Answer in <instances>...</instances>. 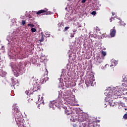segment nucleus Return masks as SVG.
Segmentation results:
<instances>
[{"mask_svg": "<svg viewBox=\"0 0 127 127\" xmlns=\"http://www.w3.org/2000/svg\"><path fill=\"white\" fill-rule=\"evenodd\" d=\"M121 90L122 88H118V87L116 89H114L111 95V99H121V98L125 99V97H122Z\"/></svg>", "mask_w": 127, "mask_h": 127, "instance_id": "1", "label": "nucleus"}, {"mask_svg": "<svg viewBox=\"0 0 127 127\" xmlns=\"http://www.w3.org/2000/svg\"><path fill=\"white\" fill-rule=\"evenodd\" d=\"M14 117H15V122H19L20 121H22V115H21V113L18 112L17 113H15L14 114Z\"/></svg>", "mask_w": 127, "mask_h": 127, "instance_id": "2", "label": "nucleus"}, {"mask_svg": "<svg viewBox=\"0 0 127 127\" xmlns=\"http://www.w3.org/2000/svg\"><path fill=\"white\" fill-rule=\"evenodd\" d=\"M87 119H88V118H86V115H80L78 117V122L79 123H81L82 122H86V121H87Z\"/></svg>", "mask_w": 127, "mask_h": 127, "instance_id": "3", "label": "nucleus"}, {"mask_svg": "<svg viewBox=\"0 0 127 127\" xmlns=\"http://www.w3.org/2000/svg\"><path fill=\"white\" fill-rule=\"evenodd\" d=\"M36 14L39 15V14H41V13H45V14H51V12H47V10H40L38 11L35 12Z\"/></svg>", "mask_w": 127, "mask_h": 127, "instance_id": "4", "label": "nucleus"}, {"mask_svg": "<svg viewBox=\"0 0 127 127\" xmlns=\"http://www.w3.org/2000/svg\"><path fill=\"white\" fill-rule=\"evenodd\" d=\"M118 89H121L120 91L121 92V96L127 95V88L125 87H117Z\"/></svg>", "mask_w": 127, "mask_h": 127, "instance_id": "5", "label": "nucleus"}, {"mask_svg": "<svg viewBox=\"0 0 127 127\" xmlns=\"http://www.w3.org/2000/svg\"><path fill=\"white\" fill-rule=\"evenodd\" d=\"M110 35L111 36V37H115L116 36L115 27H113V28L110 30Z\"/></svg>", "mask_w": 127, "mask_h": 127, "instance_id": "6", "label": "nucleus"}, {"mask_svg": "<svg viewBox=\"0 0 127 127\" xmlns=\"http://www.w3.org/2000/svg\"><path fill=\"white\" fill-rule=\"evenodd\" d=\"M16 123V125H17L18 127H25L24 126V123H23V120H21Z\"/></svg>", "mask_w": 127, "mask_h": 127, "instance_id": "7", "label": "nucleus"}, {"mask_svg": "<svg viewBox=\"0 0 127 127\" xmlns=\"http://www.w3.org/2000/svg\"><path fill=\"white\" fill-rule=\"evenodd\" d=\"M51 105H52L53 107L54 106H56V107H58V106L60 105V102L58 101L57 102V100H56V102L53 101L51 102L50 103V106H51Z\"/></svg>", "mask_w": 127, "mask_h": 127, "instance_id": "8", "label": "nucleus"}, {"mask_svg": "<svg viewBox=\"0 0 127 127\" xmlns=\"http://www.w3.org/2000/svg\"><path fill=\"white\" fill-rule=\"evenodd\" d=\"M38 102L42 104V105H44V100H43V96L40 97V95L38 97Z\"/></svg>", "mask_w": 127, "mask_h": 127, "instance_id": "9", "label": "nucleus"}, {"mask_svg": "<svg viewBox=\"0 0 127 127\" xmlns=\"http://www.w3.org/2000/svg\"><path fill=\"white\" fill-rule=\"evenodd\" d=\"M109 105L111 107H115L116 105H117V103H116L114 100L109 101Z\"/></svg>", "mask_w": 127, "mask_h": 127, "instance_id": "10", "label": "nucleus"}, {"mask_svg": "<svg viewBox=\"0 0 127 127\" xmlns=\"http://www.w3.org/2000/svg\"><path fill=\"white\" fill-rule=\"evenodd\" d=\"M41 38L39 40L40 43L43 42V41H44V38H45V37H46L45 36V35H43V32L41 33Z\"/></svg>", "mask_w": 127, "mask_h": 127, "instance_id": "11", "label": "nucleus"}, {"mask_svg": "<svg viewBox=\"0 0 127 127\" xmlns=\"http://www.w3.org/2000/svg\"><path fill=\"white\" fill-rule=\"evenodd\" d=\"M40 86L37 85H35L33 86V91L34 92H36V91H38V90H39V88Z\"/></svg>", "mask_w": 127, "mask_h": 127, "instance_id": "12", "label": "nucleus"}, {"mask_svg": "<svg viewBox=\"0 0 127 127\" xmlns=\"http://www.w3.org/2000/svg\"><path fill=\"white\" fill-rule=\"evenodd\" d=\"M63 109H64V113L66 115H67L68 116H69V115L71 114V113H70V111H68V110L67 109L66 107H63Z\"/></svg>", "mask_w": 127, "mask_h": 127, "instance_id": "13", "label": "nucleus"}, {"mask_svg": "<svg viewBox=\"0 0 127 127\" xmlns=\"http://www.w3.org/2000/svg\"><path fill=\"white\" fill-rule=\"evenodd\" d=\"M119 25L120 26H126V23H125V22H124V21L120 20L119 21Z\"/></svg>", "mask_w": 127, "mask_h": 127, "instance_id": "14", "label": "nucleus"}, {"mask_svg": "<svg viewBox=\"0 0 127 127\" xmlns=\"http://www.w3.org/2000/svg\"><path fill=\"white\" fill-rule=\"evenodd\" d=\"M26 103L27 104H30V103H31V99H30V98L27 97V99L26 100Z\"/></svg>", "mask_w": 127, "mask_h": 127, "instance_id": "15", "label": "nucleus"}, {"mask_svg": "<svg viewBox=\"0 0 127 127\" xmlns=\"http://www.w3.org/2000/svg\"><path fill=\"white\" fill-rule=\"evenodd\" d=\"M101 55H102V57H105V56H106V55H107V52H106L104 51H102L101 52Z\"/></svg>", "mask_w": 127, "mask_h": 127, "instance_id": "16", "label": "nucleus"}, {"mask_svg": "<svg viewBox=\"0 0 127 127\" xmlns=\"http://www.w3.org/2000/svg\"><path fill=\"white\" fill-rule=\"evenodd\" d=\"M14 112L15 114H17V113H19V110H18V108L15 107L14 108Z\"/></svg>", "mask_w": 127, "mask_h": 127, "instance_id": "17", "label": "nucleus"}, {"mask_svg": "<svg viewBox=\"0 0 127 127\" xmlns=\"http://www.w3.org/2000/svg\"><path fill=\"white\" fill-rule=\"evenodd\" d=\"M30 91L29 90H27L25 91V94H26V95H27V96H29V95H30Z\"/></svg>", "mask_w": 127, "mask_h": 127, "instance_id": "18", "label": "nucleus"}, {"mask_svg": "<svg viewBox=\"0 0 127 127\" xmlns=\"http://www.w3.org/2000/svg\"><path fill=\"white\" fill-rule=\"evenodd\" d=\"M27 26H31V27H34L35 25L33 24L29 23L27 24Z\"/></svg>", "mask_w": 127, "mask_h": 127, "instance_id": "19", "label": "nucleus"}, {"mask_svg": "<svg viewBox=\"0 0 127 127\" xmlns=\"http://www.w3.org/2000/svg\"><path fill=\"white\" fill-rule=\"evenodd\" d=\"M31 31H32V32H36V29H35V28H32Z\"/></svg>", "mask_w": 127, "mask_h": 127, "instance_id": "20", "label": "nucleus"}, {"mask_svg": "<svg viewBox=\"0 0 127 127\" xmlns=\"http://www.w3.org/2000/svg\"><path fill=\"white\" fill-rule=\"evenodd\" d=\"M112 64H114V66H116L117 64H118V62L115 61L114 62H112Z\"/></svg>", "mask_w": 127, "mask_h": 127, "instance_id": "21", "label": "nucleus"}, {"mask_svg": "<svg viewBox=\"0 0 127 127\" xmlns=\"http://www.w3.org/2000/svg\"><path fill=\"white\" fill-rule=\"evenodd\" d=\"M123 118L124 119V120H127V114H125L124 115Z\"/></svg>", "mask_w": 127, "mask_h": 127, "instance_id": "22", "label": "nucleus"}, {"mask_svg": "<svg viewBox=\"0 0 127 127\" xmlns=\"http://www.w3.org/2000/svg\"><path fill=\"white\" fill-rule=\"evenodd\" d=\"M22 25H25V24H26V21L25 20H22Z\"/></svg>", "mask_w": 127, "mask_h": 127, "instance_id": "23", "label": "nucleus"}, {"mask_svg": "<svg viewBox=\"0 0 127 127\" xmlns=\"http://www.w3.org/2000/svg\"><path fill=\"white\" fill-rule=\"evenodd\" d=\"M46 35H47L46 36L47 37H50V34H49V33H48V32L46 33Z\"/></svg>", "mask_w": 127, "mask_h": 127, "instance_id": "24", "label": "nucleus"}, {"mask_svg": "<svg viewBox=\"0 0 127 127\" xmlns=\"http://www.w3.org/2000/svg\"><path fill=\"white\" fill-rule=\"evenodd\" d=\"M99 60H101V58H98L97 59V62H98V63H102V61H99Z\"/></svg>", "mask_w": 127, "mask_h": 127, "instance_id": "25", "label": "nucleus"}, {"mask_svg": "<svg viewBox=\"0 0 127 127\" xmlns=\"http://www.w3.org/2000/svg\"><path fill=\"white\" fill-rule=\"evenodd\" d=\"M91 14L92 15H96V11H93L91 12Z\"/></svg>", "mask_w": 127, "mask_h": 127, "instance_id": "26", "label": "nucleus"}, {"mask_svg": "<svg viewBox=\"0 0 127 127\" xmlns=\"http://www.w3.org/2000/svg\"><path fill=\"white\" fill-rule=\"evenodd\" d=\"M115 20V18H114V17H111V18H110V21H111V22H112V20Z\"/></svg>", "mask_w": 127, "mask_h": 127, "instance_id": "27", "label": "nucleus"}, {"mask_svg": "<svg viewBox=\"0 0 127 127\" xmlns=\"http://www.w3.org/2000/svg\"><path fill=\"white\" fill-rule=\"evenodd\" d=\"M86 0H82L81 2L82 3H85V2H86Z\"/></svg>", "mask_w": 127, "mask_h": 127, "instance_id": "28", "label": "nucleus"}, {"mask_svg": "<svg viewBox=\"0 0 127 127\" xmlns=\"http://www.w3.org/2000/svg\"><path fill=\"white\" fill-rule=\"evenodd\" d=\"M69 28V27H65L64 28L65 31H67V30Z\"/></svg>", "mask_w": 127, "mask_h": 127, "instance_id": "29", "label": "nucleus"}, {"mask_svg": "<svg viewBox=\"0 0 127 127\" xmlns=\"http://www.w3.org/2000/svg\"><path fill=\"white\" fill-rule=\"evenodd\" d=\"M114 66H115V65H114V64H113V63L112 64L110 65V67H114Z\"/></svg>", "mask_w": 127, "mask_h": 127, "instance_id": "30", "label": "nucleus"}, {"mask_svg": "<svg viewBox=\"0 0 127 127\" xmlns=\"http://www.w3.org/2000/svg\"><path fill=\"white\" fill-rule=\"evenodd\" d=\"M115 14H116V13H115V12H112V15H115Z\"/></svg>", "mask_w": 127, "mask_h": 127, "instance_id": "31", "label": "nucleus"}, {"mask_svg": "<svg viewBox=\"0 0 127 127\" xmlns=\"http://www.w3.org/2000/svg\"><path fill=\"white\" fill-rule=\"evenodd\" d=\"M1 64H2V63H1V62H0V66H1Z\"/></svg>", "mask_w": 127, "mask_h": 127, "instance_id": "32", "label": "nucleus"}, {"mask_svg": "<svg viewBox=\"0 0 127 127\" xmlns=\"http://www.w3.org/2000/svg\"><path fill=\"white\" fill-rule=\"evenodd\" d=\"M91 125L92 127H94V125H93V124L91 123Z\"/></svg>", "mask_w": 127, "mask_h": 127, "instance_id": "33", "label": "nucleus"}, {"mask_svg": "<svg viewBox=\"0 0 127 127\" xmlns=\"http://www.w3.org/2000/svg\"><path fill=\"white\" fill-rule=\"evenodd\" d=\"M47 71V74H48V70H47V69H46Z\"/></svg>", "mask_w": 127, "mask_h": 127, "instance_id": "34", "label": "nucleus"}, {"mask_svg": "<svg viewBox=\"0 0 127 127\" xmlns=\"http://www.w3.org/2000/svg\"><path fill=\"white\" fill-rule=\"evenodd\" d=\"M71 37H74V35H72L71 36Z\"/></svg>", "mask_w": 127, "mask_h": 127, "instance_id": "35", "label": "nucleus"}, {"mask_svg": "<svg viewBox=\"0 0 127 127\" xmlns=\"http://www.w3.org/2000/svg\"><path fill=\"white\" fill-rule=\"evenodd\" d=\"M85 84H86V85H88V84H87V82H85Z\"/></svg>", "mask_w": 127, "mask_h": 127, "instance_id": "36", "label": "nucleus"}, {"mask_svg": "<svg viewBox=\"0 0 127 127\" xmlns=\"http://www.w3.org/2000/svg\"><path fill=\"white\" fill-rule=\"evenodd\" d=\"M69 57H71V56H69Z\"/></svg>", "mask_w": 127, "mask_h": 127, "instance_id": "37", "label": "nucleus"}, {"mask_svg": "<svg viewBox=\"0 0 127 127\" xmlns=\"http://www.w3.org/2000/svg\"><path fill=\"white\" fill-rule=\"evenodd\" d=\"M73 122H75V120H73Z\"/></svg>", "mask_w": 127, "mask_h": 127, "instance_id": "38", "label": "nucleus"}, {"mask_svg": "<svg viewBox=\"0 0 127 127\" xmlns=\"http://www.w3.org/2000/svg\"><path fill=\"white\" fill-rule=\"evenodd\" d=\"M106 107H107V106H105V108H106Z\"/></svg>", "mask_w": 127, "mask_h": 127, "instance_id": "39", "label": "nucleus"}, {"mask_svg": "<svg viewBox=\"0 0 127 127\" xmlns=\"http://www.w3.org/2000/svg\"><path fill=\"white\" fill-rule=\"evenodd\" d=\"M105 105H107V104H105Z\"/></svg>", "mask_w": 127, "mask_h": 127, "instance_id": "40", "label": "nucleus"}, {"mask_svg": "<svg viewBox=\"0 0 127 127\" xmlns=\"http://www.w3.org/2000/svg\"><path fill=\"white\" fill-rule=\"evenodd\" d=\"M14 86H15V84H14Z\"/></svg>", "mask_w": 127, "mask_h": 127, "instance_id": "41", "label": "nucleus"}]
</instances>
